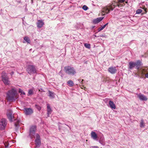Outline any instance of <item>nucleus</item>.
I'll use <instances>...</instances> for the list:
<instances>
[{"label": "nucleus", "instance_id": "1", "mask_svg": "<svg viewBox=\"0 0 148 148\" xmlns=\"http://www.w3.org/2000/svg\"><path fill=\"white\" fill-rule=\"evenodd\" d=\"M117 6L120 7L121 6V5L118 2H114L104 8L102 9V14L104 15L105 14L108 13L110 11L113 10L114 8Z\"/></svg>", "mask_w": 148, "mask_h": 148}, {"label": "nucleus", "instance_id": "2", "mask_svg": "<svg viewBox=\"0 0 148 148\" xmlns=\"http://www.w3.org/2000/svg\"><path fill=\"white\" fill-rule=\"evenodd\" d=\"M17 92L15 88H12L7 93V98L9 101H14L18 98Z\"/></svg>", "mask_w": 148, "mask_h": 148}, {"label": "nucleus", "instance_id": "3", "mask_svg": "<svg viewBox=\"0 0 148 148\" xmlns=\"http://www.w3.org/2000/svg\"><path fill=\"white\" fill-rule=\"evenodd\" d=\"M64 71L65 73L69 75H74L76 73V71L74 68L69 66L65 67Z\"/></svg>", "mask_w": 148, "mask_h": 148}, {"label": "nucleus", "instance_id": "4", "mask_svg": "<svg viewBox=\"0 0 148 148\" xmlns=\"http://www.w3.org/2000/svg\"><path fill=\"white\" fill-rule=\"evenodd\" d=\"M1 77L2 81L5 85H8L10 84V82L9 80V77L5 73H2Z\"/></svg>", "mask_w": 148, "mask_h": 148}, {"label": "nucleus", "instance_id": "5", "mask_svg": "<svg viewBox=\"0 0 148 148\" xmlns=\"http://www.w3.org/2000/svg\"><path fill=\"white\" fill-rule=\"evenodd\" d=\"M36 129V127L35 126H32L30 127L29 135L31 138H32L34 137Z\"/></svg>", "mask_w": 148, "mask_h": 148}, {"label": "nucleus", "instance_id": "6", "mask_svg": "<svg viewBox=\"0 0 148 148\" xmlns=\"http://www.w3.org/2000/svg\"><path fill=\"white\" fill-rule=\"evenodd\" d=\"M27 71L29 74L35 73L36 72V69L33 65H29L27 69Z\"/></svg>", "mask_w": 148, "mask_h": 148}, {"label": "nucleus", "instance_id": "7", "mask_svg": "<svg viewBox=\"0 0 148 148\" xmlns=\"http://www.w3.org/2000/svg\"><path fill=\"white\" fill-rule=\"evenodd\" d=\"M0 129L1 130H4L7 124V122L5 119H2L0 121Z\"/></svg>", "mask_w": 148, "mask_h": 148}, {"label": "nucleus", "instance_id": "8", "mask_svg": "<svg viewBox=\"0 0 148 148\" xmlns=\"http://www.w3.org/2000/svg\"><path fill=\"white\" fill-rule=\"evenodd\" d=\"M25 114L26 115H29L32 114L33 110L31 108H25L24 111Z\"/></svg>", "mask_w": 148, "mask_h": 148}, {"label": "nucleus", "instance_id": "9", "mask_svg": "<svg viewBox=\"0 0 148 148\" xmlns=\"http://www.w3.org/2000/svg\"><path fill=\"white\" fill-rule=\"evenodd\" d=\"M7 115L8 118L10 121H12V118L13 117V112L10 110H8L7 111Z\"/></svg>", "mask_w": 148, "mask_h": 148}, {"label": "nucleus", "instance_id": "10", "mask_svg": "<svg viewBox=\"0 0 148 148\" xmlns=\"http://www.w3.org/2000/svg\"><path fill=\"white\" fill-rule=\"evenodd\" d=\"M137 95L139 99L141 100L146 101L147 100V98L144 95L141 93L138 94H137Z\"/></svg>", "mask_w": 148, "mask_h": 148}, {"label": "nucleus", "instance_id": "11", "mask_svg": "<svg viewBox=\"0 0 148 148\" xmlns=\"http://www.w3.org/2000/svg\"><path fill=\"white\" fill-rule=\"evenodd\" d=\"M36 139L35 142L36 145H40V136L38 134L36 135Z\"/></svg>", "mask_w": 148, "mask_h": 148}, {"label": "nucleus", "instance_id": "12", "mask_svg": "<svg viewBox=\"0 0 148 148\" xmlns=\"http://www.w3.org/2000/svg\"><path fill=\"white\" fill-rule=\"evenodd\" d=\"M116 69L115 67H111L108 69V71L112 74L115 73L116 71Z\"/></svg>", "mask_w": 148, "mask_h": 148}, {"label": "nucleus", "instance_id": "13", "mask_svg": "<svg viewBox=\"0 0 148 148\" xmlns=\"http://www.w3.org/2000/svg\"><path fill=\"white\" fill-rule=\"evenodd\" d=\"M91 137L93 140H98L97 135L95 132L92 131L91 133Z\"/></svg>", "mask_w": 148, "mask_h": 148}, {"label": "nucleus", "instance_id": "14", "mask_svg": "<svg viewBox=\"0 0 148 148\" xmlns=\"http://www.w3.org/2000/svg\"><path fill=\"white\" fill-rule=\"evenodd\" d=\"M147 72V69H140L138 71V72L139 74H140L142 76H143L144 75L145 73Z\"/></svg>", "mask_w": 148, "mask_h": 148}, {"label": "nucleus", "instance_id": "15", "mask_svg": "<svg viewBox=\"0 0 148 148\" xmlns=\"http://www.w3.org/2000/svg\"><path fill=\"white\" fill-rule=\"evenodd\" d=\"M109 104L110 107L112 109H116V106L114 102L111 101H110L109 102Z\"/></svg>", "mask_w": 148, "mask_h": 148}, {"label": "nucleus", "instance_id": "16", "mask_svg": "<svg viewBox=\"0 0 148 148\" xmlns=\"http://www.w3.org/2000/svg\"><path fill=\"white\" fill-rule=\"evenodd\" d=\"M37 24V27L40 28L41 27L44 25V23L42 20H38Z\"/></svg>", "mask_w": 148, "mask_h": 148}, {"label": "nucleus", "instance_id": "17", "mask_svg": "<svg viewBox=\"0 0 148 148\" xmlns=\"http://www.w3.org/2000/svg\"><path fill=\"white\" fill-rule=\"evenodd\" d=\"M103 17H99L93 20V23L95 24H96L100 22L103 19Z\"/></svg>", "mask_w": 148, "mask_h": 148}, {"label": "nucleus", "instance_id": "18", "mask_svg": "<svg viewBox=\"0 0 148 148\" xmlns=\"http://www.w3.org/2000/svg\"><path fill=\"white\" fill-rule=\"evenodd\" d=\"M47 112L48 115L51 114L52 112V110L49 104H47Z\"/></svg>", "mask_w": 148, "mask_h": 148}, {"label": "nucleus", "instance_id": "19", "mask_svg": "<svg viewBox=\"0 0 148 148\" xmlns=\"http://www.w3.org/2000/svg\"><path fill=\"white\" fill-rule=\"evenodd\" d=\"M129 68L130 69H132L136 66L135 62H130L129 63Z\"/></svg>", "mask_w": 148, "mask_h": 148}, {"label": "nucleus", "instance_id": "20", "mask_svg": "<svg viewBox=\"0 0 148 148\" xmlns=\"http://www.w3.org/2000/svg\"><path fill=\"white\" fill-rule=\"evenodd\" d=\"M99 142V143L103 145H105L104 138L103 136H101L100 138Z\"/></svg>", "mask_w": 148, "mask_h": 148}, {"label": "nucleus", "instance_id": "21", "mask_svg": "<svg viewBox=\"0 0 148 148\" xmlns=\"http://www.w3.org/2000/svg\"><path fill=\"white\" fill-rule=\"evenodd\" d=\"M49 96L50 98L51 99H53L54 98L55 94L53 92L50 91H49Z\"/></svg>", "mask_w": 148, "mask_h": 148}, {"label": "nucleus", "instance_id": "22", "mask_svg": "<svg viewBox=\"0 0 148 148\" xmlns=\"http://www.w3.org/2000/svg\"><path fill=\"white\" fill-rule=\"evenodd\" d=\"M135 66L137 69H138L139 68L140 66V65L141 62L140 61L138 60L136 62H135Z\"/></svg>", "mask_w": 148, "mask_h": 148}, {"label": "nucleus", "instance_id": "23", "mask_svg": "<svg viewBox=\"0 0 148 148\" xmlns=\"http://www.w3.org/2000/svg\"><path fill=\"white\" fill-rule=\"evenodd\" d=\"M24 40L28 43L30 44L31 41L29 38L27 36H25L24 38Z\"/></svg>", "mask_w": 148, "mask_h": 148}, {"label": "nucleus", "instance_id": "24", "mask_svg": "<svg viewBox=\"0 0 148 148\" xmlns=\"http://www.w3.org/2000/svg\"><path fill=\"white\" fill-rule=\"evenodd\" d=\"M145 126V124L143 119L141 120L140 123V126L141 128H143Z\"/></svg>", "mask_w": 148, "mask_h": 148}, {"label": "nucleus", "instance_id": "25", "mask_svg": "<svg viewBox=\"0 0 148 148\" xmlns=\"http://www.w3.org/2000/svg\"><path fill=\"white\" fill-rule=\"evenodd\" d=\"M67 84L70 87H72L73 86L74 83L71 80H69L67 82Z\"/></svg>", "mask_w": 148, "mask_h": 148}, {"label": "nucleus", "instance_id": "26", "mask_svg": "<svg viewBox=\"0 0 148 148\" xmlns=\"http://www.w3.org/2000/svg\"><path fill=\"white\" fill-rule=\"evenodd\" d=\"M108 23H107L103 25V26H101L98 29V32H100L104 29L106 26L108 24Z\"/></svg>", "mask_w": 148, "mask_h": 148}, {"label": "nucleus", "instance_id": "27", "mask_svg": "<svg viewBox=\"0 0 148 148\" xmlns=\"http://www.w3.org/2000/svg\"><path fill=\"white\" fill-rule=\"evenodd\" d=\"M34 90V88H33L32 89H29L28 91V95H32L33 93V91Z\"/></svg>", "mask_w": 148, "mask_h": 148}, {"label": "nucleus", "instance_id": "28", "mask_svg": "<svg viewBox=\"0 0 148 148\" xmlns=\"http://www.w3.org/2000/svg\"><path fill=\"white\" fill-rule=\"evenodd\" d=\"M18 92H19L21 93V95H25V93L21 89H19Z\"/></svg>", "mask_w": 148, "mask_h": 148}, {"label": "nucleus", "instance_id": "29", "mask_svg": "<svg viewBox=\"0 0 148 148\" xmlns=\"http://www.w3.org/2000/svg\"><path fill=\"white\" fill-rule=\"evenodd\" d=\"M142 10L141 9H139L137 10L136 12V13L137 14H140L142 12Z\"/></svg>", "mask_w": 148, "mask_h": 148}, {"label": "nucleus", "instance_id": "30", "mask_svg": "<svg viewBox=\"0 0 148 148\" xmlns=\"http://www.w3.org/2000/svg\"><path fill=\"white\" fill-rule=\"evenodd\" d=\"M84 46L88 48H90V44H87V43H85L84 44Z\"/></svg>", "mask_w": 148, "mask_h": 148}, {"label": "nucleus", "instance_id": "31", "mask_svg": "<svg viewBox=\"0 0 148 148\" xmlns=\"http://www.w3.org/2000/svg\"><path fill=\"white\" fill-rule=\"evenodd\" d=\"M82 9L84 10H86L88 9V7L86 5H84L83 6Z\"/></svg>", "mask_w": 148, "mask_h": 148}, {"label": "nucleus", "instance_id": "32", "mask_svg": "<svg viewBox=\"0 0 148 148\" xmlns=\"http://www.w3.org/2000/svg\"><path fill=\"white\" fill-rule=\"evenodd\" d=\"M36 108L38 109V110H40L41 109V107L38 105H36Z\"/></svg>", "mask_w": 148, "mask_h": 148}, {"label": "nucleus", "instance_id": "33", "mask_svg": "<svg viewBox=\"0 0 148 148\" xmlns=\"http://www.w3.org/2000/svg\"><path fill=\"white\" fill-rule=\"evenodd\" d=\"M125 0H118L119 2L120 3H123L124 2Z\"/></svg>", "mask_w": 148, "mask_h": 148}, {"label": "nucleus", "instance_id": "34", "mask_svg": "<svg viewBox=\"0 0 148 148\" xmlns=\"http://www.w3.org/2000/svg\"><path fill=\"white\" fill-rule=\"evenodd\" d=\"M93 148H98V147L97 146H94L92 147Z\"/></svg>", "mask_w": 148, "mask_h": 148}, {"label": "nucleus", "instance_id": "35", "mask_svg": "<svg viewBox=\"0 0 148 148\" xmlns=\"http://www.w3.org/2000/svg\"><path fill=\"white\" fill-rule=\"evenodd\" d=\"M145 76L147 78H148V73L145 75Z\"/></svg>", "mask_w": 148, "mask_h": 148}, {"label": "nucleus", "instance_id": "36", "mask_svg": "<svg viewBox=\"0 0 148 148\" xmlns=\"http://www.w3.org/2000/svg\"><path fill=\"white\" fill-rule=\"evenodd\" d=\"M13 74H14V72H12L11 73V75H13Z\"/></svg>", "mask_w": 148, "mask_h": 148}, {"label": "nucleus", "instance_id": "37", "mask_svg": "<svg viewBox=\"0 0 148 148\" xmlns=\"http://www.w3.org/2000/svg\"><path fill=\"white\" fill-rule=\"evenodd\" d=\"M33 0H31L32 3H33Z\"/></svg>", "mask_w": 148, "mask_h": 148}, {"label": "nucleus", "instance_id": "38", "mask_svg": "<svg viewBox=\"0 0 148 148\" xmlns=\"http://www.w3.org/2000/svg\"><path fill=\"white\" fill-rule=\"evenodd\" d=\"M109 99H106L105 100H107V101H108V100Z\"/></svg>", "mask_w": 148, "mask_h": 148}, {"label": "nucleus", "instance_id": "39", "mask_svg": "<svg viewBox=\"0 0 148 148\" xmlns=\"http://www.w3.org/2000/svg\"><path fill=\"white\" fill-rule=\"evenodd\" d=\"M23 43H25V41H23Z\"/></svg>", "mask_w": 148, "mask_h": 148}]
</instances>
